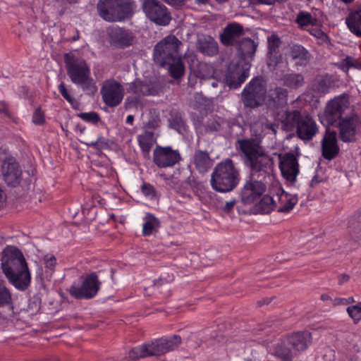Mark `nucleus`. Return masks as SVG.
<instances>
[{
  "label": "nucleus",
  "instance_id": "nucleus-9",
  "mask_svg": "<svg viewBox=\"0 0 361 361\" xmlns=\"http://www.w3.org/2000/svg\"><path fill=\"white\" fill-rule=\"evenodd\" d=\"M82 279L80 286L73 284L69 288L70 295L75 299L90 300L98 293L102 282L96 272L87 274Z\"/></svg>",
  "mask_w": 361,
  "mask_h": 361
},
{
  "label": "nucleus",
  "instance_id": "nucleus-60",
  "mask_svg": "<svg viewBox=\"0 0 361 361\" xmlns=\"http://www.w3.org/2000/svg\"><path fill=\"white\" fill-rule=\"evenodd\" d=\"M350 279V276L348 274H341L338 276V283L342 285L343 283L347 282Z\"/></svg>",
  "mask_w": 361,
  "mask_h": 361
},
{
  "label": "nucleus",
  "instance_id": "nucleus-34",
  "mask_svg": "<svg viewBox=\"0 0 361 361\" xmlns=\"http://www.w3.org/2000/svg\"><path fill=\"white\" fill-rule=\"evenodd\" d=\"M283 85L290 89H298L305 84V78L301 73H286L283 77Z\"/></svg>",
  "mask_w": 361,
  "mask_h": 361
},
{
  "label": "nucleus",
  "instance_id": "nucleus-1",
  "mask_svg": "<svg viewBox=\"0 0 361 361\" xmlns=\"http://www.w3.org/2000/svg\"><path fill=\"white\" fill-rule=\"evenodd\" d=\"M236 147L243 154L244 164L250 169L240 192L241 201L244 204H251L265 192L263 179L272 171L274 159L266 153L258 138L239 139Z\"/></svg>",
  "mask_w": 361,
  "mask_h": 361
},
{
  "label": "nucleus",
  "instance_id": "nucleus-30",
  "mask_svg": "<svg viewBox=\"0 0 361 361\" xmlns=\"http://www.w3.org/2000/svg\"><path fill=\"white\" fill-rule=\"evenodd\" d=\"M278 196L280 206L277 209V212L280 213L289 212L293 209L298 201V198L296 195H291L283 190Z\"/></svg>",
  "mask_w": 361,
  "mask_h": 361
},
{
  "label": "nucleus",
  "instance_id": "nucleus-16",
  "mask_svg": "<svg viewBox=\"0 0 361 361\" xmlns=\"http://www.w3.org/2000/svg\"><path fill=\"white\" fill-rule=\"evenodd\" d=\"M249 76V68L236 63L230 65L225 75V82L232 89L238 88Z\"/></svg>",
  "mask_w": 361,
  "mask_h": 361
},
{
  "label": "nucleus",
  "instance_id": "nucleus-28",
  "mask_svg": "<svg viewBox=\"0 0 361 361\" xmlns=\"http://www.w3.org/2000/svg\"><path fill=\"white\" fill-rule=\"evenodd\" d=\"M302 118V116L298 110L286 111L281 118L282 128L287 132L293 131L297 128Z\"/></svg>",
  "mask_w": 361,
  "mask_h": 361
},
{
  "label": "nucleus",
  "instance_id": "nucleus-31",
  "mask_svg": "<svg viewBox=\"0 0 361 361\" xmlns=\"http://www.w3.org/2000/svg\"><path fill=\"white\" fill-rule=\"evenodd\" d=\"M117 6V0H99L97 4V11L99 16L104 20L109 22H115L108 17L116 13Z\"/></svg>",
  "mask_w": 361,
  "mask_h": 361
},
{
  "label": "nucleus",
  "instance_id": "nucleus-49",
  "mask_svg": "<svg viewBox=\"0 0 361 361\" xmlns=\"http://www.w3.org/2000/svg\"><path fill=\"white\" fill-rule=\"evenodd\" d=\"M219 118H210L207 121L206 130L207 132H218L221 129V124L219 122Z\"/></svg>",
  "mask_w": 361,
  "mask_h": 361
},
{
  "label": "nucleus",
  "instance_id": "nucleus-46",
  "mask_svg": "<svg viewBox=\"0 0 361 361\" xmlns=\"http://www.w3.org/2000/svg\"><path fill=\"white\" fill-rule=\"evenodd\" d=\"M11 294L6 288L4 281H0V307H4L11 303Z\"/></svg>",
  "mask_w": 361,
  "mask_h": 361
},
{
  "label": "nucleus",
  "instance_id": "nucleus-36",
  "mask_svg": "<svg viewBox=\"0 0 361 361\" xmlns=\"http://www.w3.org/2000/svg\"><path fill=\"white\" fill-rule=\"evenodd\" d=\"M144 220L145 223L142 227V234L144 236L151 235L160 226L159 220L152 214L147 213Z\"/></svg>",
  "mask_w": 361,
  "mask_h": 361
},
{
  "label": "nucleus",
  "instance_id": "nucleus-45",
  "mask_svg": "<svg viewBox=\"0 0 361 361\" xmlns=\"http://www.w3.org/2000/svg\"><path fill=\"white\" fill-rule=\"evenodd\" d=\"M77 116L81 118L82 121L93 125H97L99 122L101 121V117L99 114L95 111L82 112L78 114Z\"/></svg>",
  "mask_w": 361,
  "mask_h": 361
},
{
  "label": "nucleus",
  "instance_id": "nucleus-15",
  "mask_svg": "<svg viewBox=\"0 0 361 361\" xmlns=\"http://www.w3.org/2000/svg\"><path fill=\"white\" fill-rule=\"evenodd\" d=\"M279 168L283 177L293 183L299 173V164L296 157L290 152L279 155Z\"/></svg>",
  "mask_w": 361,
  "mask_h": 361
},
{
  "label": "nucleus",
  "instance_id": "nucleus-50",
  "mask_svg": "<svg viewBox=\"0 0 361 361\" xmlns=\"http://www.w3.org/2000/svg\"><path fill=\"white\" fill-rule=\"evenodd\" d=\"M140 96L141 95H154L156 90L151 85L140 81Z\"/></svg>",
  "mask_w": 361,
  "mask_h": 361
},
{
  "label": "nucleus",
  "instance_id": "nucleus-38",
  "mask_svg": "<svg viewBox=\"0 0 361 361\" xmlns=\"http://www.w3.org/2000/svg\"><path fill=\"white\" fill-rule=\"evenodd\" d=\"M276 207V203L273 197L264 195L256 204V210L261 214H269Z\"/></svg>",
  "mask_w": 361,
  "mask_h": 361
},
{
  "label": "nucleus",
  "instance_id": "nucleus-29",
  "mask_svg": "<svg viewBox=\"0 0 361 361\" xmlns=\"http://www.w3.org/2000/svg\"><path fill=\"white\" fill-rule=\"evenodd\" d=\"M268 53L267 56L271 63L277 64L281 59L279 47L281 44L280 38L276 35H272L267 39Z\"/></svg>",
  "mask_w": 361,
  "mask_h": 361
},
{
  "label": "nucleus",
  "instance_id": "nucleus-43",
  "mask_svg": "<svg viewBox=\"0 0 361 361\" xmlns=\"http://www.w3.org/2000/svg\"><path fill=\"white\" fill-rule=\"evenodd\" d=\"M295 22L300 26L314 25L317 23V19L313 18L310 13L300 11L297 15Z\"/></svg>",
  "mask_w": 361,
  "mask_h": 361
},
{
  "label": "nucleus",
  "instance_id": "nucleus-51",
  "mask_svg": "<svg viewBox=\"0 0 361 361\" xmlns=\"http://www.w3.org/2000/svg\"><path fill=\"white\" fill-rule=\"evenodd\" d=\"M44 115L40 107L35 111L32 116V122L36 125H42L44 123Z\"/></svg>",
  "mask_w": 361,
  "mask_h": 361
},
{
  "label": "nucleus",
  "instance_id": "nucleus-56",
  "mask_svg": "<svg viewBox=\"0 0 361 361\" xmlns=\"http://www.w3.org/2000/svg\"><path fill=\"white\" fill-rule=\"evenodd\" d=\"M0 113L8 117H10L8 105L4 101L0 102Z\"/></svg>",
  "mask_w": 361,
  "mask_h": 361
},
{
  "label": "nucleus",
  "instance_id": "nucleus-20",
  "mask_svg": "<svg viewBox=\"0 0 361 361\" xmlns=\"http://www.w3.org/2000/svg\"><path fill=\"white\" fill-rule=\"evenodd\" d=\"M318 131L317 124L312 117L302 116L296 128L298 137L302 140H310Z\"/></svg>",
  "mask_w": 361,
  "mask_h": 361
},
{
  "label": "nucleus",
  "instance_id": "nucleus-17",
  "mask_svg": "<svg viewBox=\"0 0 361 361\" xmlns=\"http://www.w3.org/2000/svg\"><path fill=\"white\" fill-rule=\"evenodd\" d=\"M244 35V29L242 25L238 23H228L219 35L221 44L226 47L237 44Z\"/></svg>",
  "mask_w": 361,
  "mask_h": 361
},
{
  "label": "nucleus",
  "instance_id": "nucleus-23",
  "mask_svg": "<svg viewBox=\"0 0 361 361\" xmlns=\"http://www.w3.org/2000/svg\"><path fill=\"white\" fill-rule=\"evenodd\" d=\"M271 353L283 361H292V357L294 354L289 342H288L287 337L281 338L274 345Z\"/></svg>",
  "mask_w": 361,
  "mask_h": 361
},
{
  "label": "nucleus",
  "instance_id": "nucleus-42",
  "mask_svg": "<svg viewBox=\"0 0 361 361\" xmlns=\"http://www.w3.org/2000/svg\"><path fill=\"white\" fill-rule=\"evenodd\" d=\"M350 233L355 238H361V211L349 223Z\"/></svg>",
  "mask_w": 361,
  "mask_h": 361
},
{
  "label": "nucleus",
  "instance_id": "nucleus-59",
  "mask_svg": "<svg viewBox=\"0 0 361 361\" xmlns=\"http://www.w3.org/2000/svg\"><path fill=\"white\" fill-rule=\"evenodd\" d=\"M166 4L171 6H180L186 0H164Z\"/></svg>",
  "mask_w": 361,
  "mask_h": 361
},
{
  "label": "nucleus",
  "instance_id": "nucleus-6",
  "mask_svg": "<svg viewBox=\"0 0 361 361\" xmlns=\"http://www.w3.org/2000/svg\"><path fill=\"white\" fill-rule=\"evenodd\" d=\"M182 42L174 35H169L159 41L154 47L153 58L155 63L165 68L180 56L179 53Z\"/></svg>",
  "mask_w": 361,
  "mask_h": 361
},
{
  "label": "nucleus",
  "instance_id": "nucleus-39",
  "mask_svg": "<svg viewBox=\"0 0 361 361\" xmlns=\"http://www.w3.org/2000/svg\"><path fill=\"white\" fill-rule=\"evenodd\" d=\"M337 66L339 69L345 73H347L350 68L361 70V63L358 59L350 56H346L344 59L341 60Z\"/></svg>",
  "mask_w": 361,
  "mask_h": 361
},
{
  "label": "nucleus",
  "instance_id": "nucleus-62",
  "mask_svg": "<svg viewBox=\"0 0 361 361\" xmlns=\"http://www.w3.org/2000/svg\"><path fill=\"white\" fill-rule=\"evenodd\" d=\"M270 302H271L270 298H265V299L258 301L257 304L259 306H262L264 305H269L270 303Z\"/></svg>",
  "mask_w": 361,
  "mask_h": 361
},
{
  "label": "nucleus",
  "instance_id": "nucleus-57",
  "mask_svg": "<svg viewBox=\"0 0 361 361\" xmlns=\"http://www.w3.org/2000/svg\"><path fill=\"white\" fill-rule=\"evenodd\" d=\"M236 202L237 201L235 199H233L228 202H226L223 208L224 211L226 213H229L233 209Z\"/></svg>",
  "mask_w": 361,
  "mask_h": 361
},
{
  "label": "nucleus",
  "instance_id": "nucleus-32",
  "mask_svg": "<svg viewBox=\"0 0 361 361\" xmlns=\"http://www.w3.org/2000/svg\"><path fill=\"white\" fill-rule=\"evenodd\" d=\"M290 56L296 65L305 66L310 60V54L307 50L300 44H293L290 48Z\"/></svg>",
  "mask_w": 361,
  "mask_h": 361
},
{
  "label": "nucleus",
  "instance_id": "nucleus-48",
  "mask_svg": "<svg viewBox=\"0 0 361 361\" xmlns=\"http://www.w3.org/2000/svg\"><path fill=\"white\" fill-rule=\"evenodd\" d=\"M347 312L355 323H357L361 319V305L360 304L348 307L347 308Z\"/></svg>",
  "mask_w": 361,
  "mask_h": 361
},
{
  "label": "nucleus",
  "instance_id": "nucleus-2",
  "mask_svg": "<svg viewBox=\"0 0 361 361\" xmlns=\"http://www.w3.org/2000/svg\"><path fill=\"white\" fill-rule=\"evenodd\" d=\"M1 268L8 281L16 289L24 291L31 283V274L19 249L7 246L2 252Z\"/></svg>",
  "mask_w": 361,
  "mask_h": 361
},
{
  "label": "nucleus",
  "instance_id": "nucleus-40",
  "mask_svg": "<svg viewBox=\"0 0 361 361\" xmlns=\"http://www.w3.org/2000/svg\"><path fill=\"white\" fill-rule=\"evenodd\" d=\"M333 85V80L331 76L326 75L317 80L314 86V90L320 94H326Z\"/></svg>",
  "mask_w": 361,
  "mask_h": 361
},
{
  "label": "nucleus",
  "instance_id": "nucleus-63",
  "mask_svg": "<svg viewBox=\"0 0 361 361\" xmlns=\"http://www.w3.org/2000/svg\"><path fill=\"white\" fill-rule=\"evenodd\" d=\"M343 304H348L350 302H354V299L352 297L348 298V299H338Z\"/></svg>",
  "mask_w": 361,
  "mask_h": 361
},
{
  "label": "nucleus",
  "instance_id": "nucleus-25",
  "mask_svg": "<svg viewBox=\"0 0 361 361\" xmlns=\"http://www.w3.org/2000/svg\"><path fill=\"white\" fill-rule=\"evenodd\" d=\"M288 91L286 89L277 87L269 94L267 105L271 109H279L287 104Z\"/></svg>",
  "mask_w": 361,
  "mask_h": 361
},
{
  "label": "nucleus",
  "instance_id": "nucleus-19",
  "mask_svg": "<svg viewBox=\"0 0 361 361\" xmlns=\"http://www.w3.org/2000/svg\"><path fill=\"white\" fill-rule=\"evenodd\" d=\"M196 49L204 56L212 57L219 53V44L215 39L206 34L197 33Z\"/></svg>",
  "mask_w": 361,
  "mask_h": 361
},
{
  "label": "nucleus",
  "instance_id": "nucleus-11",
  "mask_svg": "<svg viewBox=\"0 0 361 361\" xmlns=\"http://www.w3.org/2000/svg\"><path fill=\"white\" fill-rule=\"evenodd\" d=\"M142 9L146 17L158 25H167L171 20L168 8L159 0H142Z\"/></svg>",
  "mask_w": 361,
  "mask_h": 361
},
{
  "label": "nucleus",
  "instance_id": "nucleus-14",
  "mask_svg": "<svg viewBox=\"0 0 361 361\" xmlns=\"http://www.w3.org/2000/svg\"><path fill=\"white\" fill-rule=\"evenodd\" d=\"M181 160L178 150L171 147L157 146L153 152V161L159 168H167L174 166Z\"/></svg>",
  "mask_w": 361,
  "mask_h": 361
},
{
  "label": "nucleus",
  "instance_id": "nucleus-33",
  "mask_svg": "<svg viewBox=\"0 0 361 361\" xmlns=\"http://www.w3.org/2000/svg\"><path fill=\"white\" fill-rule=\"evenodd\" d=\"M137 141L145 157H149V152L154 145V133L145 131L139 135Z\"/></svg>",
  "mask_w": 361,
  "mask_h": 361
},
{
  "label": "nucleus",
  "instance_id": "nucleus-24",
  "mask_svg": "<svg viewBox=\"0 0 361 361\" xmlns=\"http://www.w3.org/2000/svg\"><path fill=\"white\" fill-rule=\"evenodd\" d=\"M109 37L112 43L122 47L130 46L133 39L131 33L121 27H114L110 30Z\"/></svg>",
  "mask_w": 361,
  "mask_h": 361
},
{
  "label": "nucleus",
  "instance_id": "nucleus-3",
  "mask_svg": "<svg viewBox=\"0 0 361 361\" xmlns=\"http://www.w3.org/2000/svg\"><path fill=\"white\" fill-rule=\"evenodd\" d=\"M64 62L67 74L72 82L80 86L85 94H94L97 87L91 77L90 68L86 61L66 53L64 54Z\"/></svg>",
  "mask_w": 361,
  "mask_h": 361
},
{
  "label": "nucleus",
  "instance_id": "nucleus-61",
  "mask_svg": "<svg viewBox=\"0 0 361 361\" xmlns=\"http://www.w3.org/2000/svg\"><path fill=\"white\" fill-rule=\"evenodd\" d=\"M164 283H167V281H164V280L162 279H159V280L155 281L154 282V286L159 288V287L161 286L162 285H164Z\"/></svg>",
  "mask_w": 361,
  "mask_h": 361
},
{
  "label": "nucleus",
  "instance_id": "nucleus-12",
  "mask_svg": "<svg viewBox=\"0 0 361 361\" xmlns=\"http://www.w3.org/2000/svg\"><path fill=\"white\" fill-rule=\"evenodd\" d=\"M103 102L109 107L118 106L123 101L125 90L123 85L114 79L104 81L100 90Z\"/></svg>",
  "mask_w": 361,
  "mask_h": 361
},
{
  "label": "nucleus",
  "instance_id": "nucleus-64",
  "mask_svg": "<svg viewBox=\"0 0 361 361\" xmlns=\"http://www.w3.org/2000/svg\"><path fill=\"white\" fill-rule=\"evenodd\" d=\"M134 121V116L133 115H128L126 118V123L133 125Z\"/></svg>",
  "mask_w": 361,
  "mask_h": 361
},
{
  "label": "nucleus",
  "instance_id": "nucleus-8",
  "mask_svg": "<svg viewBox=\"0 0 361 361\" xmlns=\"http://www.w3.org/2000/svg\"><path fill=\"white\" fill-rule=\"evenodd\" d=\"M351 109L346 97H336L327 103L322 122L335 127Z\"/></svg>",
  "mask_w": 361,
  "mask_h": 361
},
{
  "label": "nucleus",
  "instance_id": "nucleus-26",
  "mask_svg": "<svg viewBox=\"0 0 361 361\" xmlns=\"http://www.w3.org/2000/svg\"><path fill=\"white\" fill-rule=\"evenodd\" d=\"M345 23L353 34L361 37V6L349 12Z\"/></svg>",
  "mask_w": 361,
  "mask_h": 361
},
{
  "label": "nucleus",
  "instance_id": "nucleus-27",
  "mask_svg": "<svg viewBox=\"0 0 361 361\" xmlns=\"http://www.w3.org/2000/svg\"><path fill=\"white\" fill-rule=\"evenodd\" d=\"M133 1L131 0L121 1L117 0V6L116 13L110 15L109 19L115 20V22L123 20L132 15Z\"/></svg>",
  "mask_w": 361,
  "mask_h": 361
},
{
  "label": "nucleus",
  "instance_id": "nucleus-35",
  "mask_svg": "<svg viewBox=\"0 0 361 361\" xmlns=\"http://www.w3.org/2000/svg\"><path fill=\"white\" fill-rule=\"evenodd\" d=\"M237 44H238V51L244 57L254 56L257 48V44L249 37L243 38Z\"/></svg>",
  "mask_w": 361,
  "mask_h": 361
},
{
  "label": "nucleus",
  "instance_id": "nucleus-44",
  "mask_svg": "<svg viewBox=\"0 0 361 361\" xmlns=\"http://www.w3.org/2000/svg\"><path fill=\"white\" fill-rule=\"evenodd\" d=\"M58 89L62 97L71 104L73 109H79L80 102L69 94L63 82L59 84Z\"/></svg>",
  "mask_w": 361,
  "mask_h": 361
},
{
  "label": "nucleus",
  "instance_id": "nucleus-52",
  "mask_svg": "<svg viewBox=\"0 0 361 361\" xmlns=\"http://www.w3.org/2000/svg\"><path fill=\"white\" fill-rule=\"evenodd\" d=\"M310 33L324 42L329 39L327 35L319 28L312 27L310 30Z\"/></svg>",
  "mask_w": 361,
  "mask_h": 361
},
{
  "label": "nucleus",
  "instance_id": "nucleus-37",
  "mask_svg": "<svg viewBox=\"0 0 361 361\" xmlns=\"http://www.w3.org/2000/svg\"><path fill=\"white\" fill-rule=\"evenodd\" d=\"M166 67H167L170 75L174 79L180 78L185 72V66L180 56L174 59L173 62L167 63Z\"/></svg>",
  "mask_w": 361,
  "mask_h": 361
},
{
  "label": "nucleus",
  "instance_id": "nucleus-54",
  "mask_svg": "<svg viewBox=\"0 0 361 361\" xmlns=\"http://www.w3.org/2000/svg\"><path fill=\"white\" fill-rule=\"evenodd\" d=\"M141 191L145 196H154L155 195L154 188L148 183L142 184Z\"/></svg>",
  "mask_w": 361,
  "mask_h": 361
},
{
  "label": "nucleus",
  "instance_id": "nucleus-53",
  "mask_svg": "<svg viewBox=\"0 0 361 361\" xmlns=\"http://www.w3.org/2000/svg\"><path fill=\"white\" fill-rule=\"evenodd\" d=\"M45 267L53 270L56 264V259L52 255H47L44 258Z\"/></svg>",
  "mask_w": 361,
  "mask_h": 361
},
{
  "label": "nucleus",
  "instance_id": "nucleus-4",
  "mask_svg": "<svg viewBox=\"0 0 361 361\" xmlns=\"http://www.w3.org/2000/svg\"><path fill=\"white\" fill-rule=\"evenodd\" d=\"M240 175L233 160L227 158L218 163L211 175V185L219 192H228L239 184Z\"/></svg>",
  "mask_w": 361,
  "mask_h": 361
},
{
  "label": "nucleus",
  "instance_id": "nucleus-18",
  "mask_svg": "<svg viewBox=\"0 0 361 361\" xmlns=\"http://www.w3.org/2000/svg\"><path fill=\"white\" fill-rule=\"evenodd\" d=\"M337 144V133L335 130H326V134L322 140V154L327 160L335 159L339 153Z\"/></svg>",
  "mask_w": 361,
  "mask_h": 361
},
{
  "label": "nucleus",
  "instance_id": "nucleus-7",
  "mask_svg": "<svg viewBox=\"0 0 361 361\" xmlns=\"http://www.w3.org/2000/svg\"><path fill=\"white\" fill-rule=\"evenodd\" d=\"M266 94V82L262 77H256L244 87L241 93L242 102L246 107L256 108L264 103Z\"/></svg>",
  "mask_w": 361,
  "mask_h": 361
},
{
  "label": "nucleus",
  "instance_id": "nucleus-55",
  "mask_svg": "<svg viewBox=\"0 0 361 361\" xmlns=\"http://www.w3.org/2000/svg\"><path fill=\"white\" fill-rule=\"evenodd\" d=\"M140 81L141 80H135L134 82L130 83L127 89L128 92L140 96Z\"/></svg>",
  "mask_w": 361,
  "mask_h": 361
},
{
  "label": "nucleus",
  "instance_id": "nucleus-10",
  "mask_svg": "<svg viewBox=\"0 0 361 361\" xmlns=\"http://www.w3.org/2000/svg\"><path fill=\"white\" fill-rule=\"evenodd\" d=\"M335 127L338 128V137L341 141L353 142L361 129V118L352 109Z\"/></svg>",
  "mask_w": 361,
  "mask_h": 361
},
{
  "label": "nucleus",
  "instance_id": "nucleus-58",
  "mask_svg": "<svg viewBox=\"0 0 361 361\" xmlns=\"http://www.w3.org/2000/svg\"><path fill=\"white\" fill-rule=\"evenodd\" d=\"M197 82V78L195 75H190L188 76V85L194 87Z\"/></svg>",
  "mask_w": 361,
  "mask_h": 361
},
{
  "label": "nucleus",
  "instance_id": "nucleus-21",
  "mask_svg": "<svg viewBox=\"0 0 361 361\" xmlns=\"http://www.w3.org/2000/svg\"><path fill=\"white\" fill-rule=\"evenodd\" d=\"M293 353L305 350L312 343L309 331H298L286 336Z\"/></svg>",
  "mask_w": 361,
  "mask_h": 361
},
{
  "label": "nucleus",
  "instance_id": "nucleus-22",
  "mask_svg": "<svg viewBox=\"0 0 361 361\" xmlns=\"http://www.w3.org/2000/svg\"><path fill=\"white\" fill-rule=\"evenodd\" d=\"M192 163L200 173L207 172L213 165V160L207 151L197 149L192 157Z\"/></svg>",
  "mask_w": 361,
  "mask_h": 361
},
{
  "label": "nucleus",
  "instance_id": "nucleus-5",
  "mask_svg": "<svg viewBox=\"0 0 361 361\" xmlns=\"http://www.w3.org/2000/svg\"><path fill=\"white\" fill-rule=\"evenodd\" d=\"M181 342V337L178 335H173L169 338L162 337L131 349L129 352V357L133 360H137L149 356L163 355L176 349Z\"/></svg>",
  "mask_w": 361,
  "mask_h": 361
},
{
  "label": "nucleus",
  "instance_id": "nucleus-41",
  "mask_svg": "<svg viewBox=\"0 0 361 361\" xmlns=\"http://www.w3.org/2000/svg\"><path fill=\"white\" fill-rule=\"evenodd\" d=\"M170 126L176 130L179 133H183L186 131L185 121L179 113H176L171 115V118L169 120Z\"/></svg>",
  "mask_w": 361,
  "mask_h": 361
},
{
  "label": "nucleus",
  "instance_id": "nucleus-47",
  "mask_svg": "<svg viewBox=\"0 0 361 361\" xmlns=\"http://www.w3.org/2000/svg\"><path fill=\"white\" fill-rule=\"evenodd\" d=\"M85 144L97 150L106 149L110 147L109 140L103 136H99L95 141L86 142Z\"/></svg>",
  "mask_w": 361,
  "mask_h": 361
},
{
  "label": "nucleus",
  "instance_id": "nucleus-13",
  "mask_svg": "<svg viewBox=\"0 0 361 361\" xmlns=\"http://www.w3.org/2000/svg\"><path fill=\"white\" fill-rule=\"evenodd\" d=\"M22 169L13 157L6 158L1 166V177L7 186L16 188L22 180Z\"/></svg>",
  "mask_w": 361,
  "mask_h": 361
}]
</instances>
